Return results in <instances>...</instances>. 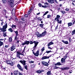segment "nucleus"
I'll return each instance as SVG.
<instances>
[{
    "instance_id": "f257e3e1",
    "label": "nucleus",
    "mask_w": 75,
    "mask_h": 75,
    "mask_svg": "<svg viewBox=\"0 0 75 75\" xmlns=\"http://www.w3.org/2000/svg\"><path fill=\"white\" fill-rule=\"evenodd\" d=\"M7 28V23H6L3 26V28L1 29V32H5V31H6V28Z\"/></svg>"
},
{
    "instance_id": "f03ea898",
    "label": "nucleus",
    "mask_w": 75,
    "mask_h": 75,
    "mask_svg": "<svg viewBox=\"0 0 75 75\" xmlns=\"http://www.w3.org/2000/svg\"><path fill=\"white\" fill-rule=\"evenodd\" d=\"M19 62L21 63L23 65H24L25 69L27 70V66L25 65V62H26V61L25 60H21L19 61Z\"/></svg>"
},
{
    "instance_id": "7ed1b4c3",
    "label": "nucleus",
    "mask_w": 75,
    "mask_h": 75,
    "mask_svg": "<svg viewBox=\"0 0 75 75\" xmlns=\"http://www.w3.org/2000/svg\"><path fill=\"white\" fill-rule=\"evenodd\" d=\"M33 43L35 44V46L33 47V48H34L33 50H35V48L37 46V45H38V42L35 41H34V42H33L32 41H30V44H33Z\"/></svg>"
},
{
    "instance_id": "20e7f679",
    "label": "nucleus",
    "mask_w": 75,
    "mask_h": 75,
    "mask_svg": "<svg viewBox=\"0 0 75 75\" xmlns=\"http://www.w3.org/2000/svg\"><path fill=\"white\" fill-rule=\"evenodd\" d=\"M16 43L14 42L13 44V45L11 47V51H14L16 49Z\"/></svg>"
},
{
    "instance_id": "39448f33",
    "label": "nucleus",
    "mask_w": 75,
    "mask_h": 75,
    "mask_svg": "<svg viewBox=\"0 0 75 75\" xmlns=\"http://www.w3.org/2000/svg\"><path fill=\"white\" fill-rule=\"evenodd\" d=\"M14 0H9V4L11 6H13L14 5Z\"/></svg>"
},
{
    "instance_id": "423d86ee",
    "label": "nucleus",
    "mask_w": 75,
    "mask_h": 75,
    "mask_svg": "<svg viewBox=\"0 0 75 75\" xmlns=\"http://www.w3.org/2000/svg\"><path fill=\"white\" fill-rule=\"evenodd\" d=\"M20 55H21V53L19 52H17V54H16V57L17 58H18L21 59V57H20Z\"/></svg>"
},
{
    "instance_id": "0eeeda50",
    "label": "nucleus",
    "mask_w": 75,
    "mask_h": 75,
    "mask_svg": "<svg viewBox=\"0 0 75 75\" xmlns=\"http://www.w3.org/2000/svg\"><path fill=\"white\" fill-rule=\"evenodd\" d=\"M17 67H18V68L19 69H20V71H23V68H22V67H21V66L20 64H18L17 65Z\"/></svg>"
},
{
    "instance_id": "6e6552de",
    "label": "nucleus",
    "mask_w": 75,
    "mask_h": 75,
    "mask_svg": "<svg viewBox=\"0 0 75 75\" xmlns=\"http://www.w3.org/2000/svg\"><path fill=\"white\" fill-rule=\"evenodd\" d=\"M66 58H67V53L66 55L64 57V58H62L61 61H62V62H64Z\"/></svg>"
},
{
    "instance_id": "1a4fd4ad",
    "label": "nucleus",
    "mask_w": 75,
    "mask_h": 75,
    "mask_svg": "<svg viewBox=\"0 0 75 75\" xmlns=\"http://www.w3.org/2000/svg\"><path fill=\"white\" fill-rule=\"evenodd\" d=\"M30 42L29 41H26L24 42H23L22 43V45H28L30 43Z\"/></svg>"
},
{
    "instance_id": "9d476101",
    "label": "nucleus",
    "mask_w": 75,
    "mask_h": 75,
    "mask_svg": "<svg viewBox=\"0 0 75 75\" xmlns=\"http://www.w3.org/2000/svg\"><path fill=\"white\" fill-rule=\"evenodd\" d=\"M42 63L43 65H45V66H48V63L44 61H42Z\"/></svg>"
},
{
    "instance_id": "9b49d317",
    "label": "nucleus",
    "mask_w": 75,
    "mask_h": 75,
    "mask_svg": "<svg viewBox=\"0 0 75 75\" xmlns=\"http://www.w3.org/2000/svg\"><path fill=\"white\" fill-rule=\"evenodd\" d=\"M14 75H20V72L17 70L13 72Z\"/></svg>"
},
{
    "instance_id": "f8f14e48",
    "label": "nucleus",
    "mask_w": 75,
    "mask_h": 75,
    "mask_svg": "<svg viewBox=\"0 0 75 75\" xmlns=\"http://www.w3.org/2000/svg\"><path fill=\"white\" fill-rule=\"evenodd\" d=\"M60 16L59 15H57L56 17L55 18V20H56V21H57L59 20V19L60 18Z\"/></svg>"
},
{
    "instance_id": "ddd939ff",
    "label": "nucleus",
    "mask_w": 75,
    "mask_h": 75,
    "mask_svg": "<svg viewBox=\"0 0 75 75\" xmlns=\"http://www.w3.org/2000/svg\"><path fill=\"white\" fill-rule=\"evenodd\" d=\"M50 57H51V56L47 57V56H44L41 58L42 59H48Z\"/></svg>"
},
{
    "instance_id": "4468645a",
    "label": "nucleus",
    "mask_w": 75,
    "mask_h": 75,
    "mask_svg": "<svg viewBox=\"0 0 75 75\" xmlns=\"http://www.w3.org/2000/svg\"><path fill=\"white\" fill-rule=\"evenodd\" d=\"M70 69V67H65L62 69V70H68V69Z\"/></svg>"
},
{
    "instance_id": "2eb2a0df",
    "label": "nucleus",
    "mask_w": 75,
    "mask_h": 75,
    "mask_svg": "<svg viewBox=\"0 0 75 75\" xmlns=\"http://www.w3.org/2000/svg\"><path fill=\"white\" fill-rule=\"evenodd\" d=\"M54 0H48V1L50 4H52L54 3Z\"/></svg>"
},
{
    "instance_id": "dca6fc26",
    "label": "nucleus",
    "mask_w": 75,
    "mask_h": 75,
    "mask_svg": "<svg viewBox=\"0 0 75 75\" xmlns=\"http://www.w3.org/2000/svg\"><path fill=\"white\" fill-rule=\"evenodd\" d=\"M35 56L36 57H38L39 55V50H38L35 54Z\"/></svg>"
},
{
    "instance_id": "f3484780",
    "label": "nucleus",
    "mask_w": 75,
    "mask_h": 75,
    "mask_svg": "<svg viewBox=\"0 0 75 75\" xmlns=\"http://www.w3.org/2000/svg\"><path fill=\"white\" fill-rule=\"evenodd\" d=\"M74 23H75V21L74 22L73 24H72V23H69L68 24V27H70V26H71V25H72L73 24H74Z\"/></svg>"
},
{
    "instance_id": "a211bd4d",
    "label": "nucleus",
    "mask_w": 75,
    "mask_h": 75,
    "mask_svg": "<svg viewBox=\"0 0 75 75\" xmlns=\"http://www.w3.org/2000/svg\"><path fill=\"white\" fill-rule=\"evenodd\" d=\"M62 41L64 44H69V43L67 41H64V40H62Z\"/></svg>"
},
{
    "instance_id": "6ab92c4d",
    "label": "nucleus",
    "mask_w": 75,
    "mask_h": 75,
    "mask_svg": "<svg viewBox=\"0 0 75 75\" xmlns=\"http://www.w3.org/2000/svg\"><path fill=\"white\" fill-rule=\"evenodd\" d=\"M46 34H47V32L46 31H45L44 32H43L42 33V36H44V35H45Z\"/></svg>"
},
{
    "instance_id": "aec40b11",
    "label": "nucleus",
    "mask_w": 75,
    "mask_h": 75,
    "mask_svg": "<svg viewBox=\"0 0 75 75\" xmlns=\"http://www.w3.org/2000/svg\"><path fill=\"white\" fill-rule=\"evenodd\" d=\"M62 65V64H61L60 62H59L57 63L56 64H55V65L56 66V65Z\"/></svg>"
},
{
    "instance_id": "412c9836",
    "label": "nucleus",
    "mask_w": 75,
    "mask_h": 75,
    "mask_svg": "<svg viewBox=\"0 0 75 75\" xmlns=\"http://www.w3.org/2000/svg\"><path fill=\"white\" fill-rule=\"evenodd\" d=\"M12 28L13 29H15V28H16V25H12Z\"/></svg>"
},
{
    "instance_id": "4be33fe9",
    "label": "nucleus",
    "mask_w": 75,
    "mask_h": 75,
    "mask_svg": "<svg viewBox=\"0 0 75 75\" xmlns=\"http://www.w3.org/2000/svg\"><path fill=\"white\" fill-rule=\"evenodd\" d=\"M42 72V70H38L36 71L37 73H38V74H41Z\"/></svg>"
},
{
    "instance_id": "5701e85b",
    "label": "nucleus",
    "mask_w": 75,
    "mask_h": 75,
    "mask_svg": "<svg viewBox=\"0 0 75 75\" xmlns=\"http://www.w3.org/2000/svg\"><path fill=\"white\" fill-rule=\"evenodd\" d=\"M47 75H51V71H49L47 72Z\"/></svg>"
},
{
    "instance_id": "b1692460",
    "label": "nucleus",
    "mask_w": 75,
    "mask_h": 75,
    "mask_svg": "<svg viewBox=\"0 0 75 75\" xmlns=\"http://www.w3.org/2000/svg\"><path fill=\"white\" fill-rule=\"evenodd\" d=\"M8 31H10L11 33H12L13 31V30L12 29V28H10L9 29H8Z\"/></svg>"
},
{
    "instance_id": "393cba45",
    "label": "nucleus",
    "mask_w": 75,
    "mask_h": 75,
    "mask_svg": "<svg viewBox=\"0 0 75 75\" xmlns=\"http://www.w3.org/2000/svg\"><path fill=\"white\" fill-rule=\"evenodd\" d=\"M52 44H54V43L52 42H51L48 44V46H50L51 45H52Z\"/></svg>"
},
{
    "instance_id": "a878e982",
    "label": "nucleus",
    "mask_w": 75,
    "mask_h": 75,
    "mask_svg": "<svg viewBox=\"0 0 75 75\" xmlns=\"http://www.w3.org/2000/svg\"><path fill=\"white\" fill-rule=\"evenodd\" d=\"M57 21V23L59 24H61L62 23V21L61 20L59 21V20H58Z\"/></svg>"
},
{
    "instance_id": "bb28decb",
    "label": "nucleus",
    "mask_w": 75,
    "mask_h": 75,
    "mask_svg": "<svg viewBox=\"0 0 75 75\" xmlns=\"http://www.w3.org/2000/svg\"><path fill=\"white\" fill-rule=\"evenodd\" d=\"M6 62L7 64H10V60H6Z\"/></svg>"
},
{
    "instance_id": "cd10ccee",
    "label": "nucleus",
    "mask_w": 75,
    "mask_h": 75,
    "mask_svg": "<svg viewBox=\"0 0 75 75\" xmlns=\"http://www.w3.org/2000/svg\"><path fill=\"white\" fill-rule=\"evenodd\" d=\"M3 45V42L0 41V47L2 46Z\"/></svg>"
},
{
    "instance_id": "c85d7f7f",
    "label": "nucleus",
    "mask_w": 75,
    "mask_h": 75,
    "mask_svg": "<svg viewBox=\"0 0 75 75\" xmlns=\"http://www.w3.org/2000/svg\"><path fill=\"white\" fill-rule=\"evenodd\" d=\"M3 35L4 37L6 36V32H4L3 33Z\"/></svg>"
},
{
    "instance_id": "c756f323",
    "label": "nucleus",
    "mask_w": 75,
    "mask_h": 75,
    "mask_svg": "<svg viewBox=\"0 0 75 75\" xmlns=\"http://www.w3.org/2000/svg\"><path fill=\"white\" fill-rule=\"evenodd\" d=\"M44 25V24H40V26L41 27V28H43V26Z\"/></svg>"
},
{
    "instance_id": "7c9ffc66",
    "label": "nucleus",
    "mask_w": 75,
    "mask_h": 75,
    "mask_svg": "<svg viewBox=\"0 0 75 75\" xmlns=\"http://www.w3.org/2000/svg\"><path fill=\"white\" fill-rule=\"evenodd\" d=\"M9 42H11L12 41V38H9Z\"/></svg>"
},
{
    "instance_id": "2f4dec72",
    "label": "nucleus",
    "mask_w": 75,
    "mask_h": 75,
    "mask_svg": "<svg viewBox=\"0 0 75 75\" xmlns=\"http://www.w3.org/2000/svg\"><path fill=\"white\" fill-rule=\"evenodd\" d=\"M9 65H10L11 66H13V62H11V63H10Z\"/></svg>"
},
{
    "instance_id": "473e14b6",
    "label": "nucleus",
    "mask_w": 75,
    "mask_h": 75,
    "mask_svg": "<svg viewBox=\"0 0 75 75\" xmlns=\"http://www.w3.org/2000/svg\"><path fill=\"white\" fill-rule=\"evenodd\" d=\"M42 34H39L38 36V37H42Z\"/></svg>"
},
{
    "instance_id": "72a5a7b5",
    "label": "nucleus",
    "mask_w": 75,
    "mask_h": 75,
    "mask_svg": "<svg viewBox=\"0 0 75 75\" xmlns=\"http://www.w3.org/2000/svg\"><path fill=\"white\" fill-rule=\"evenodd\" d=\"M34 61H33L32 60L29 61V63H30V64L34 63Z\"/></svg>"
},
{
    "instance_id": "f704fd0d",
    "label": "nucleus",
    "mask_w": 75,
    "mask_h": 75,
    "mask_svg": "<svg viewBox=\"0 0 75 75\" xmlns=\"http://www.w3.org/2000/svg\"><path fill=\"white\" fill-rule=\"evenodd\" d=\"M31 9H30V10H29L28 12V14H30V13H31Z\"/></svg>"
},
{
    "instance_id": "c9c22d12",
    "label": "nucleus",
    "mask_w": 75,
    "mask_h": 75,
    "mask_svg": "<svg viewBox=\"0 0 75 75\" xmlns=\"http://www.w3.org/2000/svg\"><path fill=\"white\" fill-rule=\"evenodd\" d=\"M2 0V2L4 3H6V2L7 1H6V0Z\"/></svg>"
},
{
    "instance_id": "e433bc0d",
    "label": "nucleus",
    "mask_w": 75,
    "mask_h": 75,
    "mask_svg": "<svg viewBox=\"0 0 75 75\" xmlns=\"http://www.w3.org/2000/svg\"><path fill=\"white\" fill-rule=\"evenodd\" d=\"M51 52V50H50L49 51L47 50L46 51V53H47V54H48V53H50V52Z\"/></svg>"
},
{
    "instance_id": "4c0bfd02",
    "label": "nucleus",
    "mask_w": 75,
    "mask_h": 75,
    "mask_svg": "<svg viewBox=\"0 0 75 75\" xmlns=\"http://www.w3.org/2000/svg\"><path fill=\"white\" fill-rule=\"evenodd\" d=\"M38 20H39V21H41L42 20V19H41V18L39 17L38 18Z\"/></svg>"
},
{
    "instance_id": "58836bf2",
    "label": "nucleus",
    "mask_w": 75,
    "mask_h": 75,
    "mask_svg": "<svg viewBox=\"0 0 75 75\" xmlns=\"http://www.w3.org/2000/svg\"><path fill=\"white\" fill-rule=\"evenodd\" d=\"M47 13H48V11H46L45 13H44V14L43 15V16H44L45 15H46Z\"/></svg>"
},
{
    "instance_id": "ea45409f",
    "label": "nucleus",
    "mask_w": 75,
    "mask_h": 75,
    "mask_svg": "<svg viewBox=\"0 0 75 75\" xmlns=\"http://www.w3.org/2000/svg\"><path fill=\"white\" fill-rule=\"evenodd\" d=\"M44 50H45V49H44V47H43L42 49V50H41L42 52H43V51H44Z\"/></svg>"
},
{
    "instance_id": "a19ab883",
    "label": "nucleus",
    "mask_w": 75,
    "mask_h": 75,
    "mask_svg": "<svg viewBox=\"0 0 75 75\" xmlns=\"http://www.w3.org/2000/svg\"><path fill=\"white\" fill-rule=\"evenodd\" d=\"M57 10H58V11H59V10H60V8H59V7H58L57 8Z\"/></svg>"
},
{
    "instance_id": "79ce46f5",
    "label": "nucleus",
    "mask_w": 75,
    "mask_h": 75,
    "mask_svg": "<svg viewBox=\"0 0 75 75\" xmlns=\"http://www.w3.org/2000/svg\"><path fill=\"white\" fill-rule=\"evenodd\" d=\"M61 13H63V14H65V11H61Z\"/></svg>"
},
{
    "instance_id": "37998d69",
    "label": "nucleus",
    "mask_w": 75,
    "mask_h": 75,
    "mask_svg": "<svg viewBox=\"0 0 75 75\" xmlns=\"http://www.w3.org/2000/svg\"><path fill=\"white\" fill-rule=\"evenodd\" d=\"M36 34L37 36L38 37V35L40 34H39V33H38V32H36Z\"/></svg>"
},
{
    "instance_id": "c03bdc74",
    "label": "nucleus",
    "mask_w": 75,
    "mask_h": 75,
    "mask_svg": "<svg viewBox=\"0 0 75 75\" xmlns=\"http://www.w3.org/2000/svg\"><path fill=\"white\" fill-rule=\"evenodd\" d=\"M50 17H51V15H47V18H50Z\"/></svg>"
},
{
    "instance_id": "a18cd8bd",
    "label": "nucleus",
    "mask_w": 75,
    "mask_h": 75,
    "mask_svg": "<svg viewBox=\"0 0 75 75\" xmlns=\"http://www.w3.org/2000/svg\"><path fill=\"white\" fill-rule=\"evenodd\" d=\"M54 69H58V68H59V67H57V66H55L54 67Z\"/></svg>"
},
{
    "instance_id": "49530a36",
    "label": "nucleus",
    "mask_w": 75,
    "mask_h": 75,
    "mask_svg": "<svg viewBox=\"0 0 75 75\" xmlns=\"http://www.w3.org/2000/svg\"><path fill=\"white\" fill-rule=\"evenodd\" d=\"M42 7H43L44 8H46V7H47V6H42Z\"/></svg>"
},
{
    "instance_id": "de8ad7c7",
    "label": "nucleus",
    "mask_w": 75,
    "mask_h": 75,
    "mask_svg": "<svg viewBox=\"0 0 75 75\" xmlns=\"http://www.w3.org/2000/svg\"><path fill=\"white\" fill-rule=\"evenodd\" d=\"M24 16L26 18H27V17H28V15L27 14H26Z\"/></svg>"
},
{
    "instance_id": "09e8293b",
    "label": "nucleus",
    "mask_w": 75,
    "mask_h": 75,
    "mask_svg": "<svg viewBox=\"0 0 75 75\" xmlns=\"http://www.w3.org/2000/svg\"><path fill=\"white\" fill-rule=\"evenodd\" d=\"M17 40V36L15 37V40Z\"/></svg>"
},
{
    "instance_id": "8fccbe9b",
    "label": "nucleus",
    "mask_w": 75,
    "mask_h": 75,
    "mask_svg": "<svg viewBox=\"0 0 75 75\" xmlns=\"http://www.w3.org/2000/svg\"><path fill=\"white\" fill-rule=\"evenodd\" d=\"M33 51H34V50H32V51H33V54H34V55H35V53Z\"/></svg>"
},
{
    "instance_id": "3c124183",
    "label": "nucleus",
    "mask_w": 75,
    "mask_h": 75,
    "mask_svg": "<svg viewBox=\"0 0 75 75\" xmlns=\"http://www.w3.org/2000/svg\"><path fill=\"white\" fill-rule=\"evenodd\" d=\"M21 20L23 21H25V19H24V18H21Z\"/></svg>"
},
{
    "instance_id": "603ef678",
    "label": "nucleus",
    "mask_w": 75,
    "mask_h": 75,
    "mask_svg": "<svg viewBox=\"0 0 75 75\" xmlns=\"http://www.w3.org/2000/svg\"><path fill=\"white\" fill-rule=\"evenodd\" d=\"M69 42H71V38H69Z\"/></svg>"
},
{
    "instance_id": "864d4df0",
    "label": "nucleus",
    "mask_w": 75,
    "mask_h": 75,
    "mask_svg": "<svg viewBox=\"0 0 75 75\" xmlns=\"http://www.w3.org/2000/svg\"><path fill=\"white\" fill-rule=\"evenodd\" d=\"M44 4H47V5H48L49 4L47 2H46L45 3H44Z\"/></svg>"
},
{
    "instance_id": "5fc2aeb1",
    "label": "nucleus",
    "mask_w": 75,
    "mask_h": 75,
    "mask_svg": "<svg viewBox=\"0 0 75 75\" xmlns=\"http://www.w3.org/2000/svg\"><path fill=\"white\" fill-rule=\"evenodd\" d=\"M39 6H40V7H41V6H42V4H38Z\"/></svg>"
},
{
    "instance_id": "6e6d98bb",
    "label": "nucleus",
    "mask_w": 75,
    "mask_h": 75,
    "mask_svg": "<svg viewBox=\"0 0 75 75\" xmlns=\"http://www.w3.org/2000/svg\"><path fill=\"white\" fill-rule=\"evenodd\" d=\"M48 48L49 49H50V50H52V48H51V47L49 46L48 47Z\"/></svg>"
},
{
    "instance_id": "4d7b16f0",
    "label": "nucleus",
    "mask_w": 75,
    "mask_h": 75,
    "mask_svg": "<svg viewBox=\"0 0 75 75\" xmlns=\"http://www.w3.org/2000/svg\"><path fill=\"white\" fill-rule=\"evenodd\" d=\"M65 10L66 11H69V9L68 8H67L65 9Z\"/></svg>"
},
{
    "instance_id": "13d9d810",
    "label": "nucleus",
    "mask_w": 75,
    "mask_h": 75,
    "mask_svg": "<svg viewBox=\"0 0 75 75\" xmlns=\"http://www.w3.org/2000/svg\"><path fill=\"white\" fill-rule=\"evenodd\" d=\"M15 33H16V34H18V31H15Z\"/></svg>"
},
{
    "instance_id": "bf43d9fd",
    "label": "nucleus",
    "mask_w": 75,
    "mask_h": 75,
    "mask_svg": "<svg viewBox=\"0 0 75 75\" xmlns=\"http://www.w3.org/2000/svg\"><path fill=\"white\" fill-rule=\"evenodd\" d=\"M17 44H19V40H18L16 42Z\"/></svg>"
},
{
    "instance_id": "052dcab7",
    "label": "nucleus",
    "mask_w": 75,
    "mask_h": 75,
    "mask_svg": "<svg viewBox=\"0 0 75 75\" xmlns=\"http://www.w3.org/2000/svg\"><path fill=\"white\" fill-rule=\"evenodd\" d=\"M3 25V22H1V25Z\"/></svg>"
},
{
    "instance_id": "680f3d73",
    "label": "nucleus",
    "mask_w": 75,
    "mask_h": 75,
    "mask_svg": "<svg viewBox=\"0 0 75 75\" xmlns=\"http://www.w3.org/2000/svg\"><path fill=\"white\" fill-rule=\"evenodd\" d=\"M69 74H71L72 73V70H71L69 71Z\"/></svg>"
},
{
    "instance_id": "e2e57ef3",
    "label": "nucleus",
    "mask_w": 75,
    "mask_h": 75,
    "mask_svg": "<svg viewBox=\"0 0 75 75\" xmlns=\"http://www.w3.org/2000/svg\"><path fill=\"white\" fill-rule=\"evenodd\" d=\"M54 1L56 2V3H58V2H57V1L56 0H54Z\"/></svg>"
},
{
    "instance_id": "0e129e2a",
    "label": "nucleus",
    "mask_w": 75,
    "mask_h": 75,
    "mask_svg": "<svg viewBox=\"0 0 75 75\" xmlns=\"http://www.w3.org/2000/svg\"><path fill=\"white\" fill-rule=\"evenodd\" d=\"M8 45H6L5 46V47H6V48H8Z\"/></svg>"
},
{
    "instance_id": "69168bd1",
    "label": "nucleus",
    "mask_w": 75,
    "mask_h": 75,
    "mask_svg": "<svg viewBox=\"0 0 75 75\" xmlns=\"http://www.w3.org/2000/svg\"><path fill=\"white\" fill-rule=\"evenodd\" d=\"M17 36H18V33L16 34V36L17 37Z\"/></svg>"
},
{
    "instance_id": "338daca9",
    "label": "nucleus",
    "mask_w": 75,
    "mask_h": 75,
    "mask_svg": "<svg viewBox=\"0 0 75 75\" xmlns=\"http://www.w3.org/2000/svg\"><path fill=\"white\" fill-rule=\"evenodd\" d=\"M58 25H57V26L56 27V29H57V28H58Z\"/></svg>"
},
{
    "instance_id": "774afa93",
    "label": "nucleus",
    "mask_w": 75,
    "mask_h": 75,
    "mask_svg": "<svg viewBox=\"0 0 75 75\" xmlns=\"http://www.w3.org/2000/svg\"><path fill=\"white\" fill-rule=\"evenodd\" d=\"M19 75H23L22 74V73H20V72L19 73Z\"/></svg>"
}]
</instances>
